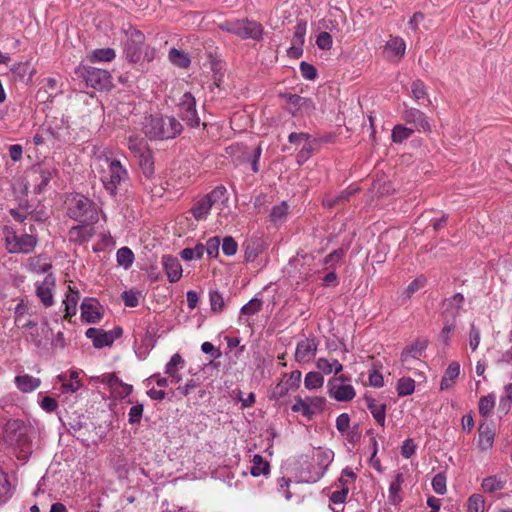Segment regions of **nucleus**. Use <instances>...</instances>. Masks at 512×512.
<instances>
[{"mask_svg": "<svg viewBox=\"0 0 512 512\" xmlns=\"http://www.w3.org/2000/svg\"><path fill=\"white\" fill-rule=\"evenodd\" d=\"M219 29L233 34L241 39H251L258 41L262 38L263 35V27L259 22L254 20L245 19H235V20H225L224 22L218 25Z\"/></svg>", "mask_w": 512, "mask_h": 512, "instance_id": "4", "label": "nucleus"}, {"mask_svg": "<svg viewBox=\"0 0 512 512\" xmlns=\"http://www.w3.org/2000/svg\"><path fill=\"white\" fill-rule=\"evenodd\" d=\"M209 301L213 312H222L225 307L224 298L217 290L209 292Z\"/></svg>", "mask_w": 512, "mask_h": 512, "instance_id": "54", "label": "nucleus"}, {"mask_svg": "<svg viewBox=\"0 0 512 512\" xmlns=\"http://www.w3.org/2000/svg\"><path fill=\"white\" fill-rule=\"evenodd\" d=\"M328 393L331 398L340 402L351 401L356 395L352 385L339 383V379H331L328 382Z\"/></svg>", "mask_w": 512, "mask_h": 512, "instance_id": "16", "label": "nucleus"}, {"mask_svg": "<svg viewBox=\"0 0 512 512\" xmlns=\"http://www.w3.org/2000/svg\"><path fill=\"white\" fill-rule=\"evenodd\" d=\"M326 404V399L320 396H309L302 398L300 396L295 398V403L291 409L293 412L301 413L308 419H311L314 415L323 412Z\"/></svg>", "mask_w": 512, "mask_h": 512, "instance_id": "10", "label": "nucleus"}, {"mask_svg": "<svg viewBox=\"0 0 512 512\" xmlns=\"http://www.w3.org/2000/svg\"><path fill=\"white\" fill-rule=\"evenodd\" d=\"M262 301L258 298L251 299L247 304L241 308V314L254 315L261 310Z\"/></svg>", "mask_w": 512, "mask_h": 512, "instance_id": "59", "label": "nucleus"}, {"mask_svg": "<svg viewBox=\"0 0 512 512\" xmlns=\"http://www.w3.org/2000/svg\"><path fill=\"white\" fill-rule=\"evenodd\" d=\"M414 133L413 128L406 127L402 124H397L392 129V141L395 143H402L407 140Z\"/></svg>", "mask_w": 512, "mask_h": 512, "instance_id": "46", "label": "nucleus"}, {"mask_svg": "<svg viewBox=\"0 0 512 512\" xmlns=\"http://www.w3.org/2000/svg\"><path fill=\"white\" fill-rule=\"evenodd\" d=\"M292 390L287 383L279 382L275 387H273L269 393V398L274 400H279L285 397L289 391Z\"/></svg>", "mask_w": 512, "mask_h": 512, "instance_id": "57", "label": "nucleus"}, {"mask_svg": "<svg viewBox=\"0 0 512 512\" xmlns=\"http://www.w3.org/2000/svg\"><path fill=\"white\" fill-rule=\"evenodd\" d=\"M426 282L427 281L424 276H418L417 278H415L401 293L400 298L402 302L404 303L408 301L415 292H417L426 285Z\"/></svg>", "mask_w": 512, "mask_h": 512, "instance_id": "42", "label": "nucleus"}, {"mask_svg": "<svg viewBox=\"0 0 512 512\" xmlns=\"http://www.w3.org/2000/svg\"><path fill=\"white\" fill-rule=\"evenodd\" d=\"M506 485V479L501 475H492L483 479L481 487L486 493H494L503 490Z\"/></svg>", "mask_w": 512, "mask_h": 512, "instance_id": "31", "label": "nucleus"}, {"mask_svg": "<svg viewBox=\"0 0 512 512\" xmlns=\"http://www.w3.org/2000/svg\"><path fill=\"white\" fill-rule=\"evenodd\" d=\"M162 265L171 283L178 282L181 279L183 269L178 258H163Z\"/></svg>", "mask_w": 512, "mask_h": 512, "instance_id": "26", "label": "nucleus"}, {"mask_svg": "<svg viewBox=\"0 0 512 512\" xmlns=\"http://www.w3.org/2000/svg\"><path fill=\"white\" fill-rule=\"evenodd\" d=\"M313 151V143L309 140H306L301 148V150L297 154V162L299 164L307 161L312 155Z\"/></svg>", "mask_w": 512, "mask_h": 512, "instance_id": "60", "label": "nucleus"}, {"mask_svg": "<svg viewBox=\"0 0 512 512\" xmlns=\"http://www.w3.org/2000/svg\"><path fill=\"white\" fill-rule=\"evenodd\" d=\"M481 339V332L480 330L474 325L471 324L470 331H469V347L472 351H476L479 347Z\"/></svg>", "mask_w": 512, "mask_h": 512, "instance_id": "62", "label": "nucleus"}, {"mask_svg": "<svg viewBox=\"0 0 512 512\" xmlns=\"http://www.w3.org/2000/svg\"><path fill=\"white\" fill-rule=\"evenodd\" d=\"M318 342L314 338H306L296 345L295 360L298 363L306 364L311 362L317 352Z\"/></svg>", "mask_w": 512, "mask_h": 512, "instance_id": "17", "label": "nucleus"}, {"mask_svg": "<svg viewBox=\"0 0 512 512\" xmlns=\"http://www.w3.org/2000/svg\"><path fill=\"white\" fill-rule=\"evenodd\" d=\"M28 271H30L33 274L40 275V274H48L51 273L50 270L52 269V265L49 262H41L40 258H31V261L27 265Z\"/></svg>", "mask_w": 512, "mask_h": 512, "instance_id": "45", "label": "nucleus"}, {"mask_svg": "<svg viewBox=\"0 0 512 512\" xmlns=\"http://www.w3.org/2000/svg\"><path fill=\"white\" fill-rule=\"evenodd\" d=\"M138 158L139 164L146 176H150L154 172V161L152 151L147 148L143 152L135 155Z\"/></svg>", "mask_w": 512, "mask_h": 512, "instance_id": "37", "label": "nucleus"}, {"mask_svg": "<svg viewBox=\"0 0 512 512\" xmlns=\"http://www.w3.org/2000/svg\"><path fill=\"white\" fill-rule=\"evenodd\" d=\"M116 57V52L112 48H101L95 49L90 52L87 56V59L91 63H99V62H112Z\"/></svg>", "mask_w": 512, "mask_h": 512, "instance_id": "32", "label": "nucleus"}, {"mask_svg": "<svg viewBox=\"0 0 512 512\" xmlns=\"http://www.w3.org/2000/svg\"><path fill=\"white\" fill-rule=\"evenodd\" d=\"M168 58H169V61L173 65H175L179 68L186 69L191 64V59H190L189 55L181 50L176 49V48L170 49Z\"/></svg>", "mask_w": 512, "mask_h": 512, "instance_id": "35", "label": "nucleus"}, {"mask_svg": "<svg viewBox=\"0 0 512 512\" xmlns=\"http://www.w3.org/2000/svg\"><path fill=\"white\" fill-rule=\"evenodd\" d=\"M446 476L443 473L436 474L432 479V488L438 495H444L447 491Z\"/></svg>", "mask_w": 512, "mask_h": 512, "instance_id": "56", "label": "nucleus"}, {"mask_svg": "<svg viewBox=\"0 0 512 512\" xmlns=\"http://www.w3.org/2000/svg\"><path fill=\"white\" fill-rule=\"evenodd\" d=\"M11 496V486L5 473L0 469V504Z\"/></svg>", "mask_w": 512, "mask_h": 512, "instance_id": "58", "label": "nucleus"}, {"mask_svg": "<svg viewBox=\"0 0 512 512\" xmlns=\"http://www.w3.org/2000/svg\"><path fill=\"white\" fill-rule=\"evenodd\" d=\"M464 296L461 293H456L443 302V314L445 317L456 318L463 307Z\"/></svg>", "mask_w": 512, "mask_h": 512, "instance_id": "24", "label": "nucleus"}, {"mask_svg": "<svg viewBox=\"0 0 512 512\" xmlns=\"http://www.w3.org/2000/svg\"><path fill=\"white\" fill-rule=\"evenodd\" d=\"M6 249L9 253H30L36 244V239L31 235L17 236L15 233L6 231L5 233Z\"/></svg>", "mask_w": 512, "mask_h": 512, "instance_id": "12", "label": "nucleus"}, {"mask_svg": "<svg viewBox=\"0 0 512 512\" xmlns=\"http://www.w3.org/2000/svg\"><path fill=\"white\" fill-rule=\"evenodd\" d=\"M36 295L45 307L54 304V289L56 287V279L53 273H48L43 281L35 283Z\"/></svg>", "mask_w": 512, "mask_h": 512, "instance_id": "15", "label": "nucleus"}, {"mask_svg": "<svg viewBox=\"0 0 512 512\" xmlns=\"http://www.w3.org/2000/svg\"><path fill=\"white\" fill-rule=\"evenodd\" d=\"M316 45L321 50H330L333 45L332 36L328 32H321L317 36Z\"/></svg>", "mask_w": 512, "mask_h": 512, "instance_id": "61", "label": "nucleus"}, {"mask_svg": "<svg viewBox=\"0 0 512 512\" xmlns=\"http://www.w3.org/2000/svg\"><path fill=\"white\" fill-rule=\"evenodd\" d=\"M70 292L66 295L63 303L65 305V318H70L76 314L77 303L79 300L78 291H74L69 287Z\"/></svg>", "mask_w": 512, "mask_h": 512, "instance_id": "41", "label": "nucleus"}, {"mask_svg": "<svg viewBox=\"0 0 512 512\" xmlns=\"http://www.w3.org/2000/svg\"><path fill=\"white\" fill-rule=\"evenodd\" d=\"M143 405L136 404L132 406L128 413V421L130 424H139L143 414Z\"/></svg>", "mask_w": 512, "mask_h": 512, "instance_id": "64", "label": "nucleus"}, {"mask_svg": "<svg viewBox=\"0 0 512 512\" xmlns=\"http://www.w3.org/2000/svg\"><path fill=\"white\" fill-rule=\"evenodd\" d=\"M397 393L399 396L411 395L415 390V381L409 377H403L398 380Z\"/></svg>", "mask_w": 512, "mask_h": 512, "instance_id": "49", "label": "nucleus"}, {"mask_svg": "<svg viewBox=\"0 0 512 512\" xmlns=\"http://www.w3.org/2000/svg\"><path fill=\"white\" fill-rule=\"evenodd\" d=\"M288 214V205L286 202H282L279 205L273 207L270 218L275 224L283 223Z\"/></svg>", "mask_w": 512, "mask_h": 512, "instance_id": "51", "label": "nucleus"}, {"mask_svg": "<svg viewBox=\"0 0 512 512\" xmlns=\"http://www.w3.org/2000/svg\"><path fill=\"white\" fill-rule=\"evenodd\" d=\"M403 482H404L403 474L398 473L389 486V500L394 505L400 503L402 500V498L400 496V491H401V486H402Z\"/></svg>", "mask_w": 512, "mask_h": 512, "instance_id": "40", "label": "nucleus"}, {"mask_svg": "<svg viewBox=\"0 0 512 512\" xmlns=\"http://www.w3.org/2000/svg\"><path fill=\"white\" fill-rule=\"evenodd\" d=\"M251 462L250 473L252 476L258 477L260 475H267L270 472L269 463L261 455H254Z\"/></svg>", "mask_w": 512, "mask_h": 512, "instance_id": "39", "label": "nucleus"}, {"mask_svg": "<svg viewBox=\"0 0 512 512\" xmlns=\"http://www.w3.org/2000/svg\"><path fill=\"white\" fill-rule=\"evenodd\" d=\"M313 457L317 463V470L306 479L309 482H316L324 475L328 466L333 461L334 453L330 449H317Z\"/></svg>", "mask_w": 512, "mask_h": 512, "instance_id": "18", "label": "nucleus"}, {"mask_svg": "<svg viewBox=\"0 0 512 512\" xmlns=\"http://www.w3.org/2000/svg\"><path fill=\"white\" fill-rule=\"evenodd\" d=\"M280 96L287 104L288 112L294 117L310 116L316 109L315 103L310 98L291 93H284Z\"/></svg>", "mask_w": 512, "mask_h": 512, "instance_id": "9", "label": "nucleus"}, {"mask_svg": "<svg viewBox=\"0 0 512 512\" xmlns=\"http://www.w3.org/2000/svg\"><path fill=\"white\" fill-rule=\"evenodd\" d=\"M85 335L88 339L92 340L95 348H102L113 344V337L102 329L88 328Z\"/></svg>", "mask_w": 512, "mask_h": 512, "instance_id": "25", "label": "nucleus"}, {"mask_svg": "<svg viewBox=\"0 0 512 512\" xmlns=\"http://www.w3.org/2000/svg\"><path fill=\"white\" fill-rule=\"evenodd\" d=\"M5 441L22 452H26L30 439L28 428L19 420H12L6 424L4 432Z\"/></svg>", "mask_w": 512, "mask_h": 512, "instance_id": "8", "label": "nucleus"}, {"mask_svg": "<svg viewBox=\"0 0 512 512\" xmlns=\"http://www.w3.org/2000/svg\"><path fill=\"white\" fill-rule=\"evenodd\" d=\"M496 404V395L489 393L488 395L481 396L478 402L479 414L487 417L492 414Z\"/></svg>", "mask_w": 512, "mask_h": 512, "instance_id": "36", "label": "nucleus"}, {"mask_svg": "<svg viewBox=\"0 0 512 512\" xmlns=\"http://www.w3.org/2000/svg\"><path fill=\"white\" fill-rule=\"evenodd\" d=\"M68 215L79 223H93L98 221V210L96 205L83 195H76L72 198Z\"/></svg>", "mask_w": 512, "mask_h": 512, "instance_id": "6", "label": "nucleus"}, {"mask_svg": "<svg viewBox=\"0 0 512 512\" xmlns=\"http://www.w3.org/2000/svg\"><path fill=\"white\" fill-rule=\"evenodd\" d=\"M115 248V242L109 234H101L100 240L93 246L94 253H111Z\"/></svg>", "mask_w": 512, "mask_h": 512, "instance_id": "44", "label": "nucleus"}, {"mask_svg": "<svg viewBox=\"0 0 512 512\" xmlns=\"http://www.w3.org/2000/svg\"><path fill=\"white\" fill-rule=\"evenodd\" d=\"M460 375V364L457 361H452L446 368L444 375L440 382V390H448L455 384L456 379Z\"/></svg>", "mask_w": 512, "mask_h": 512, "instance_id": "27", "label": "nucleus"}, {"mask_svg": "<svg viewBox=\"0 0 512 512\" xmlns=\"http://www.w3.org/2000/svg\"><path fill=\"white\" fill-rule=\"evenodd\" d=\"M16 387L23 393H31L40 385L41 380L29 374L17 375L14 379Z\"/></svg>", "mask_w": 512, "mask_h": 512, "instance_id": "28", "label": "nucleus"}, {"mask_svg": "<svg viewBox=\"0 0 512 512\" xmlns=\"http://www.w3.org/2000/svg\"><path fill=\"white\" fill-rule=\"evenodd\" d=\"M126 40L123 43L125 59L130 63H137L142 60L145 44V35L140 30L129 27L125 31Z\"/></svg>", "mask_w": 512, "mask_h": 512, "instance_id": "7", "label": "nucleus"}, {"mask_svg": "<svg viewBox=\"0 0 512 512\" xmlns=\"http://www.w3.org/2000/svg\"><path fill=\"white\" fill-rule=\"evenodd\" d=\"M185 366V361L179 353H175L165 365V373L168 375L170 382L177 384L182 380L180 370Z\"/></svg>", "mask_w": 512, "mask_h": 512, "instance_id": "23", "label": "nucleus"}, {"mask_svg": "<svg viewBox=\"0 0 512 512\" xmlns=\"http://www.w3.org/2000/svg\"><path fill=\"white\" fill-rule=\"evenodd\" d=\"M403 119L407 123L413 124L418 131L431 132V125L428 118L418 109L411 108L406 110L403 114Z\"/></svg>", "mask_w": 512, "mask_h": 512, "instance_id": "20", "label": "nucleus"}, {"mask_svg": "<svg viewBox=\"0 0 512 512\" xmlns=\"http://www.w3.org/2000/svg\"><path fill=\"white\" fill-rule=\"evenodd\" d=\"M265 241L262 237L253 235L243 243L244 256H258L264 253Z\"/></svg>", "mask_w": 512, "mask_h": 512, "instance_id": "29", "label": "nucleus"}, {"mask_svg": "<svg viewBox=\"0 0 512 512\" xmlns=\"http://www.w3.org/2000/svg\"><path fill=\"white\" fill-rule=\"evenodd\" d=\"M316 367L324 374H338L343 370V365L336 359L329 360L327 358H318Z\"/></svg>", "mask_w": 512, "mask_h": 512, "instance_id": "33", "label": "nucleus"}, {"mask_svg": "<svg viewBox=\"0 0 512 512\" xmlns=\"http://www.w3.org/2000/svg\"><path fill=\"white\" fill-rule=\"evenodd\" d=\"M57 379L62 383V385L60 387V391L63 394L75 393L82 386V383H81L80 380L68 382L67 378H66V375H63V374L59 375L57 377Z\"/></svg>", "mask_w": 512, "mask_h": 512, "instance_id": "52", "label": "nucleus"}, {"mask_svg": "<svg viewBox=\"0 0 512 512\" xmlns=\"http://www.w3.org/2000/svg\"><path fill=\"white\" fill-rule=\"evenodd\" d=\"M93 223H80L73 226L68 232V239L70 242L82 244L88 241L95 233Z\"/></svg>", "mask_w": 512, "mask_h": 512, "instance_id": "22", "label": "nucleus"}, {"mask_svg": "<svg viewBox=\"0 0 512 512\" xmlns=\"http://www.w3.org/2000/svg\"><path fill=\"white\" fill-rule=\"evenodd\" d=\"M425 348L426 342L418 341L415 344L403 350L401 354L402 364H408L410 359H418L421 356L422 352L425 350Z\"/></svg>", "mask_w": 512, "mask_h": 512, "instance_id": "34", "label": "nucleus"}, {"mask_svg": "<svg viewBox=\"0 0 512 512\" xmlns=\"http://www.w3.org/2000/svg\"><path fill=\"white\" fill-rule=\"evenodd\" d=\"M406 52V43L400 36L391 37L383 48V53L389 61L398 62Z\"/></svg>", "mask_w": 512, "mask_h": 512, "instance_id": "19", "label": "nucleus"}, {"mask_svg": "<svg viewBox=\"0 0 512 512\" xmlns=\"http://www.w3.org/2000/svg\"><path fill=\"white\" fill-rule=\"evenodd\" d=\"M92 381L95 383L105 384L112 397L116 399H124L129 396L133 391V386L127 383H124L115 373H107L101 376L92 377Z\"/></svg>", "mask_w": 512, "mask_h": 512, "instance_id": "11", "label": "nucleus"}, {"mask_svg": "<svg viewBox=\"0 0 512 512\" xmlns=\"http://www.w3.org/2000/svg\"><path fill=\"white\" fill-rule=\"evenodd\" d=\"M97 171L105 189L115 195L118 186L127 181L129 174L127 169L121 164L120 160L113 156L112 151L104 150L96 156Z\"/></svg>", "mask_w": 512, "mask_h": 512, "instance_id": "1", "label": "nucleus"}, {"mask_svg": "<svg viewBox=\"0 0 512 512\" xmlns=\"http://www.w3.org/2000/svg\"><path fill=\"white\" fill-rule=\"evenodd\" d=\"M300 72L302 77L306 80H314L317 77L316 68L305 61L300 63Z\"/></svg>", "mask_w": 512, "mask_h": 512, "instance_id": "63", "label": "nucleus"}, {"mask_svg": "<svg viewBox=\"0 0 512 512\" xmlns=\"http://www.w3.org/2000/svg\"><path fill=\"white\" fill-rule=\"evenodd\" d=\"M81 317L87 323H96L101 315L95 305L85 300L81 304Z\"/></svg>", "mask_w": 512, "mask_h": 512, "instance_id": "38", "label": "nucleus"}, {"mask_svg": "<svg viewBox=\"0 0 512 512\" xmlns=\"http://www.w3.org/2000/svg\"><path fill=\"white\" fill-rule=\"evenodd\" d=\"M179 111L181 119L192 128L199 126L200 118L196 110L195 97L190 93L186 92L181 97L179 103Z\"/></svg>", "mask_w": 512, "mask_h": 512, "instance_id": "14", "label": "nucleus"}, {"mask_svg": "<svg viewBox=\"0 0 512 512\" xmlns=\"http://www.w3.org/2000/svg\"><path fill=\"white\" fill-rule=\"evenodd\" d=\"M495 439V428L492 422L486 421L480 423L478 428V447L482 451L492 448Z\"/></svg>", "mask_w": 512, "mask_h": 512, "instance_id": "21", "label": "nucleus"}, {"mask_svg": "<svg viewBox=\"0 0 512 512\" xmlns=\"http://www.w3.org/2000/svg\"><path fill=\"white\" fill-rule=\"evenodd\" d=\"M127 146L130 152L134 154V156L148 148L146 141L135 134H132L128 137Z\"/></svg>", "mask_w": 512, "mask_h": 512, "instance_id": "47", "label": "nucleus"}, {"mask_svg": "<svg viewBox=\"0 0 512 512\" xmlns=\"http://www.w3.org/2000/svg\"><path fill=\"white\" fill-rule=\"evenodd\" d=\"M307 30V22L300 21L294 28V34L292 42L294 45L302 46L305 42V35Z\"/></svg>", "mask_w": 512, "mask_h": 512, "instance_id": "53", "label": "nucleus"}, {"mask_svg": "<svg viewBox=\"0 0 512 512\" xmlns=\"http://www.w3.org/2000/svg\"><path fill=\"white\" fill-rule=\"evenodd\" d=\"M142 130L150 140H167L179 135L182 125L174 117L149 115L144 118Z\"/></svg>", "mask_w": 512, "mask_h": 512, "instance_id": "2", "label": "nucleus"}, {"mask_svg": "<svg viewBox=\"0 0 512 512\" xmlns=\"http://www.w3.org/2000/svg\"><path fill=\"white\" fill-rule=\"evenodd\" d=\"M324 377L319 372H308L304 379V385L308 390H316L323 386Z\"/></svg>", "mask_w": 512, "mask_h": 512, "instance_id": "48", "label": "nucleus"}, {"mask_svg": "<svg viewBox=\"0 0 512 512\" xmlns=\"http://www.w3.org/2000/svg\"><path fill=\"white\" fill-rule=\"evenodd\" d=\"M467 512H485V500L480 494H473L467 500Z\"/></svg>", "mask_w": 512, "mask_h": 512, "instance_id": "50", "label": "nucleus"}, {"mask_svg": "<svg viewBox=\"0 0 512 512\" xmlns=\"http://www.w3.org/2000/svg\"><path fill=\"white\" fill-rule=\"evenodd\" d=\"M220 245L225 256H234L237 253L238 244L232 236H225L222 242L218 236H214L208 239L205 245L198 243L194 248L183 249L179 256H203L205 252L207 256H218Z\"/></svg>", "mask_w": 512, "mask_h": 512, "instance_id": "3", "label": "nucleus"}, {"mask_svg": "<svg viewBox=\"0 0 512 512\" xmlns=\"http://www.w3.org/2000/svg\"><path fill=\"white\" fill-rule=\"evenodd\" d=\"M367 408L380 426L385 425L386 405L373 398H366Z\"/></svg>", "mask_w": 512, "mask_h": 512, "instance_id": "30", "label": "nucleus"}, {"mask_svg": "<svg viewBox=\"0 0 512 512\" xmlns=\"http://www.w3.org/2000/svg\"><path fill=\"white\" fill-rule=\"evenodd\" d=\"M227 200V189L223 186L215 187L211 192L205 195H199L194 199L190 209L196 221H204L207 219L212 206L218 202Z\"/></svg>", "mask_w": 512, "mask_h": 512, "instance_id": "5", "label": "nucleus"}, {"mask_svg": "<svg viewBox=\"0 0 512 512\" xmlns=\"http://www.w3.org/2000/svg\"><path fill=\"white\" fill-rule=\"evenodd\" d=\"M512 407V382L503 387V394L500 396L498 410L506 415Z\"/></svg>", "mask_w": 512, "mask_h": 512, "instance_id": "43", "label": "nucleus"}, {"mask_svg": "<svg viewBox=\"0 0 512 512\" xmlns=\"http://www.w3.org/2000/svg\"><path fill=\"white\" fill-rule=\"evenodd\" d=\"M82 75L86 84L94 89L103 90L110 86L111 75L107 70L96 67H82Z\"/></svg>", "mask_w": 512, "mask_h": 512, "instance_id": "13", "label": "nucleus"}, {"mask_svg": "<svg viewBox=\"0 0 512 512\" xmlns=\"http://www.w3.org/2000/svg\"><path fill=\"white\" fill-rule=\"evenodd\" d=\"M12 71L17 74L21 79H23L25 76H28L27 82H31L33 75L35 73L34 69L30 68V64L28 62L24 63H18L14 66Z\"/></svg>", "mask_w": 512, "mask_h": 512, "instance_id": "55", "label": "nucleus"}]
</instances>
